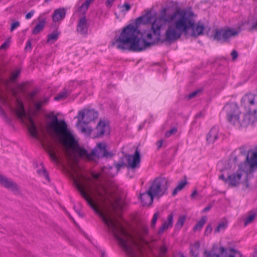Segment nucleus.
I'll list each match as a JSON object with an SVG mask.
<instances>
[{
  "label": "nucleus",
  "mask_w": 257,
  "mask_h": 257,
  "mask_svg": "<svg viewBox=\"0 0 257 257\" xmlns=\"http://www.w3.org/2000/svg\"><path fill=\"white\" fill-rule=\"evenodd\" d=\"M115 189L113 185L105 186L103 184L97 185L93 189V195L96 200L104 207L108 208L109 204L114 213L122 209L125 205V202L115 195Z\"/></svg>",
  "instance_id": "20e7f679"
},
{
  "label": "nucleus",
  "mask_w": 257,
  "mask_h": 257,
  "mask_svg": "<svg viewBox=\"0 0 257 257\" xmlns=\"http://www.w3.org/2000/svg\"><path fill=\"white\" fill-rule=\"evenodd\" d=\"M81 123H83L82 121H81V120L78 119L76 124V126H77L78 128L82 133L85 135H90L93 131V130L89 127H85V126L82 125Z\"/></svg>",
  "instance_id": "5701e85b"
},
{
  "label": "nucleus",
  "mask_w": 257,
  "mask_h": 257,
  "mask_svg": "<svg viewBox=\"0 0 257 257\" xmlns=\"http://www.w3.org/2000/svg\"><path fill=\"white\" fill-rule=\"evenodd\" d=\"M219 179L223 180L225 183L228 184V181H227V178H225L224 174H221L219 176Z\"/></svg>",
  "instance_id": "864d4df0"
},
{
  "label": "nucleus",
  "mask_w": 257,
  "mask_h": 257,
  "mask_svg": "<svg viewBox=\"0 0 257 257\" xmlns=\"http://www.w3.org/2000/svg\"><path fill=\"white\" fill-rule=\"evenodd\" d=\"M29 124L28 125V130L32 137L38 139V130L34 119L31 117L28 118Z\"/></svg>",
  "instance_id": "6ab92c4d"
},
{
  "label": "nucleus",
  "mask_w": 257,
  "mask_h": 257,
  "mask_svg": "<svg viewBox=\"0 0 257 257\" xmlns=\"http://www.w3.org/2000/svg\"><path fill=\"white\" fill-rule=\"evenodd\" d=\"M241 106L244 111L257 112V95L252 93L245 94L241 98Z\"/></svg>",
  "instance_id": "6e6552de"
},
{
  "label": "nucleus",
  "mask_w": 257,
  "mask_h": 257,
  "mask_svg": "<svg viewBox=\"0 0 257 257\" xmlns=\"http://www.w3.org/2000/svg\"><path fill=\"white\" fill-rule=\"evenodd\" d=\"M246 147L245 146H242L239 148L240 154L242 155H244L246 154Z\"/></svg>",
  "instance_id": "8fccbe9b"
},
{
  "label": "nucleus",
  "mask_w": 257,
  "mask_h": 257,
  "mask_svg": "<svg viewBox=\"0 0 257 257\" xmlns=\"http://www.w3.org/2000/svg\"><path fill=\"white\" fill-rule=\"evenodd\" d=\"M186 216L184 215H179L177 222L175 224V228L176 229L180 230L183 226L186 220Z\"/></svg>",
  "instance_id": "a878e982"
},
{
  "label": "nucleus",
  "mask_w": 257,
  "mask_h": 257,
  "mask_svg": "<svg viewBox=\"0 0 257 257\" xmlns=\"http://www.w3.org/2000/svg\"><path fill=\"white\" fill-rule=\"evenodd\" d=\"M159 216V213L158 212H156L153 216V218L151 221V226L152 228H154L155 226V224L156 223V221L157 220V219Z\"/></svg>",
  "instance_id": "ea45409f"
},
{
  "label": "nucleus",
  "mask_w": 257,
  "mask_h": 257,
  "mask_svg": "<svg viewBox=\"0 0 257 257\" xmlns=\"http://www.w3.org/2000/svg\"><path fill=\"white\" fill-rule=\"evenodd\" d=\"M118 7H120L121 9V12L122 13H125L126 12L128 11L131 9V8L130 5L127 3H125L121 6H118Z\"/></svg>",
  "instance_id": "c9c22d12"
},
{
  "label": "nucleus",
  "mask_w": 257,
  "mask_h": 257,
  "mask_svg": "<svg viewBox=\"0 0 257 257\" xmlns=\"http://www.w3.org/2000/svg\"><path fill=\"white\" fill-rule=\"evenodd\" d=\"M223 110L226 113L228 121L233 124L246 126L257 120V112L246 111L243 114V118L240 120L239 115L241 112L237 104L234 102L226 104Z\"/></svg>",
  "instance_id": "423d86ee"
},
{
  "label": "nucleus",
  "mask_w": 257,
  "mask_h": 257,
  "mask_svg": "<svg viewBox=\"0 0 257 257\" xmlns=\"http://www.w3.org/2000/svg\"><path fill=\"white\" fill-rule=\"evenodd\" d=\"M256 168H257V146L254 151L251 150L248 151L245 162L239 165L238 169L235 173L228 175L226 181H228V185L231 187L238 186L240 183L243 174L252 173Z\"/></svg>",
  "instance_id": "39448f33"
},
{
  "label": "nucleus",
  "mask_w": 257,
  "mask_h": 257,
  "mask_svg": "<svg viewBox=\"0 0 257 257\" xmlns=\"http://www.w3.org/2000/svg\"><path fill=\"white\" fill-rule=\"evenodd\" d=\"M255 214H251L245 218L244 225L246 226L248 224L251 223L255 218Z\"/></svg>",
  "instance_id": "4c0bfd02"
},
{
  "label": "nucleus",
  "mask_w": 257,
  "mask_h": 257,
  "mask_svg": "<svg viewBox=\"0 0 257 257\" xmlns=\"http://www.w3.org/2000/svg\"><path fill=\"white\" fill-rule=\"evenodd\" d=\"M45 24L46 21L45 19H42L41 20H39V23L36 25L33 31V34L36 35L38 34L41 31H42L45 26Z\"/></svg>",
  "instance_id": "b1692460"
},
{
  "label": "nucleus",
  "mask_w": 257,
  "mask_h": 257,
  "mask_svg": "<svg viewBox=\"0 0 257 257\" xmlns=\"http://www.w3.org/2000/svg\"><path fill=\"white\" fill-rule=\"evenodd\" d=\"M239 32L234 29H217L215 31L213 36V39L221 43L226 42L228 39L232 36H237Z\"/></svg>",
  "instance_id": "9d476101"
},
{
  "label": "nucleus",
  "mask_w": 257,
  "mask_h": 257,
  "mask_svg": "<svg viewBox=\"0 0 257 257\" xmlns=\"http://www.w3.org/2000/svg\"><path fill=\"white\" fill-rule=\"evenodd\" d=\"M77 31L81 35H86L87 34L88 26L87 24V20L85 16H83L79 20Z\"/></svg>",
  "instance_id": "f3484780"
},
{
  "label": "nucleus",
  "mask_w": 257,
  "mask_h": 257,
  "mask_svg": "<svg viewBox=\"0 0 257 257\" xmlns=\"http://www.w3.org/2000/svg\"><path fill=\"white\" fill-rule=\"evenodd\" d=\"M49 128L51 135L55 137L59 142L63 146L67 155L71 157V153L69 149L74 151L80 158L91 161L90 153L83 148L79 147L77 142L67 128V124L64 119L59 120L56 115L53 116L49 124Z\"/></svg>",
  "instance_id": "7ed1b4c3"
},
{
  "label": "nucleus",
  "mask_w": 257,
  "mask_h": 257,
  "mask_svg": "<svg viewBox=\"0 0 257 257\" xmlns=\"http://www.w3.org/2000/svg\"><path fill=\"white\" fill-rule=\"evenodd\" d=\"M219 128L217 126H214L210 130L207 135L206 141L208 144H213L218 139Z\"/></svg>",
  "instance_id": "dca6fc26"
},
{
  "label": "nucleus",
  "mask_w": 257,
  "mask_h": 257,
  "mask_svg": "<svg viewBox=\"0 0 257 257\" xmlns=\"http://www.w3.org/2000/svg\"><path fill=\"white\" fill-rule=\"evenodd\" d=\"M167 251V248L165 246H163L160 247V251L163 253L165 254Z\"/></svg>",
  "instance_id": "6e6d98bb"
},
{
  "label": "nucleus",
  "mask_w": 257,
  "mask_h": 257,
  "mask_svg": "<svg viewBox=\"0 0 257 257\" xmlns=\"http://www.w3.org/2000/svg\"><path fill=\"white\" fill-rule=\"evenodd\" d=\"M187 182L186 180H183L180 181L178 185L176 186V187L172 191V195L175 196L176 195L177 193L182 190L185 186L187 184Z\"/></svg>",
  "instance_id": "c85d7f7f"
},
{
  "label": "nucleus",
  "mask_w": 257,
  "mask_h": 257,
  "mask_svg": "<svg viewBox=\"0 0 257 257\" xmlns=\"http://www.w3.org/2000/svg\"><path fill=\"white\" fill-rule=\"evenodd\" d=\"M253 257H257V249L254 251L253 254Z\"/></svg>",
  "instance_id": "69168bd1"
},
{
  "label": "nucleus",
  "mask_w": 257,
  "mask_h": 257,
  "mask_svg": "<svg viewBox=\"0 0 257 257\" xmlns=\"http://www.w3.org/2000/svg\"><path fill=\"white\" fill-rule=\"evenodd\" d=\"M155 197H156L149 188L145 192L141 193L140 197L143 206L151 205Z\"/></svg>",
  "instance_id": "4468645a"
},
{
  "label": "nucleus",
  "mask_w": 257,
  "mask_h": 257,
  "mask_svg": "<svg viewBox=\"0 0 257 257\" xmlns=\"http://www.w3.org/2000/svg\"><path fill=\"white\" fill-rule=\"evenodd\" d=\"M107 145L105 143H100L90 152V156L92 157L91 161L96 162L97 160L102 158H108L112 156V154L107 151Z\"/></svg>",
  "instance_id": "1a4fd4ad"
},
{
  "label": "nucleus",
  "mask_w": 257,
  "mask_h": 257,
  "mask_svg": "<svg viewBox=\"0 0 257 257\" xmlns=\"http://www.w3.org/2000/svg\"><path fill=\"white\" fill-rule=\"evenodd\" d=\"M0 185L10 190L15 194H21L20 190L18 185L11 179L0 174Z\"/></svg>",
  "instance_id": "f8f14e48"
},
{
  "label": "nucleus",
  "mask_w": 257,
  "mask_h": 257,
  "mask_svg": "<svg viewBox=\"0 0 257 257\" xmlns=\"http://www.w3.org/2000/svg\"><path fill=\"white\" fill-rule=\"evenodd\" d=\"M140 240L143 241V239L141 237H140Z\"/></svg>",
  "instance_id": "774afa93"
},
{
  "label": "nucleus",
  "mask_w": 257,
  "mask_h": 257,
  "mask_svg": "<svg viewBox=\"0 0 257 257\" xmlns=\"http://www.w3.org/2000/svg\"><path fill=\"white\" fill-rule=\"evenodd\" d=\"M34 13H35L34 10L31 11L29 13H28L26 15V19H28V20L31 19L33 16Z\"/></svg>",
  "instance_id": "3c124183"
},
{
  "label": "nucleus",
  "mask_w": 257,
  "mask_h": 257,
  "mask_svg": "<svg viewBox=\"0 0 257 257\" xmlns=\"http://www.w3.org/2000/svg\"><path fill=\"white\" fill-rule=\"evenodd\" d=\"M206 217L203 216L201 219L194 226L193 230L194 231L200 230L206 221Z\"/></svg>",
  "instance_id": "c756f323"
},
{
  "label": "nucleus",
  "mask_w": 257,
  "mask_h": 257,
  "mask_svg": "<svg viewBox=\"0 0 257 257\" xmlns=\"http://www.w3.org/2000/svg\"><path fill=\"white\" fill-rule=\"evenodd\" d=\"M98 117V112L94 109H84L78 112L77 117L81 120L83 123L88 124Z\"/></svg>",
  "instance_id": "9b49d317"
},
{
  "label": "nucleus",
  "mask_w": 257,
  "mask_h": 257,
  "mask_svg": "<svg viewBox=\"0 0 257 257\" xmlns=\"http://www.w3.org/2000/svg\"><path fill=\"white\" fill-rule=\"evenodd\" d=\"M200 115H201V113H199V114H197L196 116L197 117H199Z\"/></svg>",
  "instance_id": "338daca9"
},
{
  "label": "nucleus",
  "mask_w": 257,
  "mask_h": 257,
  "mask_svg": "<svg viewBox=\"0 0 257 257\" xmlns=\"http://www.w3.org/2000/svg\"><path fill=\"white\" fill-rule=\"evenodd\" d=\"M163 143V141L162 140H160L156 143L158 149H160L162 147Z\"/></svg>",
  "instance_id": "603ef678"
},
{
  "label": "nucleus",
  "mask_w": 257,
  "mask_h": 257,
  "mask_svg": "<svg viewBox=\"0 0 257 257\" xmlns=\"http://www.w3.org/2000/svg\"><path fill=\"white\" fill-rule=\"evenodd\" d=\"M39 102H42V105L45 104L47 103L48 99L47 98H45L42 101H40Z\"/></svg>",
  "instance_id": "052dcab7"
},
{
  "label": "nucleus",
  "mask_w": 257,
  "mask_h": 257,
  "mask_svg": "<svg viewBox=\"0 0 257 257\" xmlns=\"http://www.w3.org/2000/svg\"><path fill=\"white\" fill-rule=\"evenodd\" d=\"M42 102L38 101L34 103V107L35 113H38L42 109Z\"/></svg>",
  "instance_id": "e433bc0d"
},
{
  "label": "nucleus",
  "mask_w": 257,
  "mask_h": 257,
  "mask_svg": "<svg viewBox=\"0 0 257 257\" xmlns=\"http://www.w3.org/2000/svg\"><path fill=\"white\" fill-rule=\"evenodd\" d=\"M25 84L22 83V84H19L17 88H18V90H19L21 93H25L26 92V89H25Z\"/></svg>",
  "instance_id": "37998d69"
},
{
  "label": "nucleus",
  "mask_w": 257,
  "mask_h": 257,
  "mask_svg": "<svg viewBox=\"0 0 257 257\" xmlns=\"http://www.w3.org/2000/svg\"><path fill=\"white\" fill-rule=\"evenodd\" d=\"M200 247V243L199 242H195L193 245L190 247V253L194 257H198L199 254V248Z\"/></svg>",
  "instance_id": "bb28decb"
},
{
  "label": "nucleus",
  "mask_w": 257,
  "mask_h": 257,
  "mask_svg": "<svg viewBox=\"0 0 257 257\" xmlns=\"http://www.w3.org/2000/svg\"><path fill=\"white\" fill-rule=\"evenodd\" d=\"M114 0H107L105 2V5L107 7H110Z\"/></svg>",
  "instance_id": "5fc2aeb1"
},
{
  "label": "nucleus",
  "mask_w": 257,
  "mask_h": 257,
  "mask_svg": "<svg viewBox=\"0 0 257 257\" xmlns=\"http://www.w3.org/2000/svg\"><path fill=\"white\" fill-rule=\"evenodd\" d=\"M173 222V214L172 213L170 214L167 217V221H165L162 226L160 227L158 233L159 234H162L164 230L167 229L170 227H172Z\"/></svg>",
  "instance_id": "4be33fe9"
},
{
  "label": "nucleus",
  "mask_w": 257,
  "mask_h": 257,
  "mask_svg": "<svg viewBox=\"0 0 257 257\" xmlns=\"http://www.w3.org/2000/svg\"><path fill=\"white\" fill-rule=\"evenodd\" d=\"M161 16L159 17V18ZM156 18L151 25V30L153 31V34L151 31H145L142 35L150 42H147L144 39H141L139 37V35L141 32L138 29V26L141 24H146L151 22L152 17L151 12H148L146 15L138 18L136 20L135 25L130 24L124 27L120 35L117 37H115L114 40L111 42V46L116 47L118 49L121 50H128L130 51L140 52L146 49L150 46L155 44V39L153 38V36L156 37L157 42H161L165 38V37L161 39V33L160 32L159 39L158 36L154 34V30L152 29V25L157 19ZM162 27L160 28L161 29ZM169 43L168 42H167Z\"/></svg>",
  "instance_id": "f03ea898"
},
{
  "label": "nucleus",
  "mask_w": 257,
  "mask_h": 257,
  "mask_svg": "<svg viewBox=\"0 0 257 257\" xmlns=\"http://www.w3.org/2000/svg\"><path fill=\"white\" fill-rule=\"evenodd\" d=\"M10 42L8 41H5L0 47V49L5 50L9 47Z\"/></svg>",
  "instance_id": "09e8293b"
},
{
  "label": "nucleus",
  "mask_w": 257,
  "mask_h": 257,
  "mask_svg": "<svg viewBox=\"0 0 257 257\" xmlns=\"http://www.w3.org/2000/svg\"><path fill=\"white\" fill-rule=\"evenodd\" d=\"M70 94V92L68 90H64L57 94L55 97L54 99L57 101L64 100Z\"/></svg>",
  "instance_id": "393cba45"
},
{
  "label": "nucleus",
  "mask_w": 257,
  "mask_h": 257,
  "mask_svg": "<svg viewBox=\"0 0 257 257\" xmlns=\"http://www.w3.org/2000/svg\"><path fill=\"white\" fill-rule=\"evenodd\" d=\"M59 34L60 33L58 32L57 31L53 32L51 34H49L48 36L47 42L53 44L58 39Z\"/></svg>",
  "instance_id": "cd10ccee"
},
{
  "label": "nucleus",
  "mask_w": 257,
  "mask_h": 257,
  "mask_svg": "<svg viewBox=\"0 0 257 257\" xmlns=\"http://www.w3.org/2000/svg\"><path fill=\"white\" fill-rule=\"evenodd\" d=\"M233 162L235 163L238 162L237 157L236 156H234L233 159Z\"/></svg>",
  "instance_id": "0e129e2a"
},
{
  "label": "nucleus",
  "mask_w": 257,
  "mask_h": 257,
  "mask_svg": "<svg viewBox=\"0 0 257 257\" xmlns=\"http://www.w3.org/2000/svg\"><path fill=\"white\" fill-rule=\"evenodd\" d=\"M221 251V257H240V253L233 248L226 249L223 247H220L219 249Z\"/></svg>",
  "instance_id": "a211bd4d"
},
{
  "label": "nucleus",
  "mask_w": 257,
  "mask_h": 257,
  "mask_svg": "<svg viewBox=\"0 0 257 257\" xmlns=\"http://www.w3.org/2000/svg\"><path fill=\"white\" fill-rule=\"evenodd\" d=\"M76 211L77 213V214L79 215V216H80L81 217H83V214L82 213H81L80 211H79L78 210H76Z\"/></svg>",
  "instance_id": "e2e57ef3"
},
{
  "label": "nucleus",
  "mask_w": 257,
  "mask_h": 257,
  "mask_svg": "<svg viewBox=\"0 0 257 257\" xmlns=\"http://www.w3.org/2000/svg\"><path fill=\"white\" fill-rule=\"evenodd\" d=\"M143 232H144V234H146L148 233V228L147 227H144L143 228Z\"/></svg>",
  "instance_id": "680f3d73"
},
{
  "label": "nucleus",
  "mask_w": 257,
  "mask_h": 257,
  "mask_svg": "<svg viewBox=\"0 0 257 257\" xmlns=\"http://www.w3.org/2000/svg\"><path fill=\"white\" fill-rule=\"evenodd\" d=\"M167 11L166 8H163L160 12L161 17L157 19L152 25L154 34L157 35L159 39L160 28L166 23L172 22L166 31L165 38L163 42L172 44L179 39L183 34L187 35L190 30H192L191 36L192 37H196L203 34L204 25L195 24V15L192 12L177 10L170 15L167 13Z\"/></svg>",
  "instance_id": "f257e3e1"
},
{
  "label": "nucleus",
  "mask_w": 257,
  "mask_h": 257,
  "mask_svg": "<svg viewBox=\"0 0 257 257\" xmlns=\"http://www.w3.org/2000/svg\"><path fill=\"white\" fill-rule=\"evenodd\" d=\"M170 181L168 178L160 176L151 183L149 189L157 198L167 194Z\"/></svg>",
  "instance_id": "0eeeda50"
},
{
  "label": "nucleus",
  "mask_w": 257,
  "mask_h": 257,
  "mask_svg": "<svg viewBox=\"0 0 257 257\" xmlns=\"http://www.w3.org/2000/svg\"><path fill=\"white\" fill-rule=\"evenodd\" d=\"M177 132V128L176 127H173L169 131H167L165 133V137L166 138H169L171 136L175 135Z\"/></svg>",
  "instance_id": "72a5a7b5"
},
{
  "label": "nucleus",
  "mask_w": 257,
  "mask_h": 257,
  "mask_svg": "<svg viewBox=\"0 0 257 257\" xmlns=\"http://www.w3.org/2000/svg\"><path fill=\"white\" fill-rule=\"evenodd\" d=\"M231 55L232 56V59L233 61L235 60L238 57V53L236 50H233L231 53Z\"/></svg>",
  "instance_id": "de8ad7c7"
},
{
  "label": "nucleus",
  "mask_w": 257,
  "mask_h": 257,
  "mask_svg": "<svg viewBox=\"0 0 257 257\" xmlns=\"http://www.w3.org/2000/svg\"><path fill=\"white\" fill-rule=\"evenodd\" d=\"M212 227L210 224L208 225L206 228L205 231L204 232L205 235H208L212 232Z\"/></svg>",
  "instance_id": "c03bdc74"
},
{
  "label": "nucleus",
  "mask_w": 257,
  "mask_h": 257,
  "mask_svg": "<svg viewBox=\"0 0 257 257\" xmlns=\"http://www.w3.org/2000/svg\"><path fill=\"white\" fill-rule=\"evenodd\" d=\"M219 254H215L212 252L209 251L207 252L206 250L204 251V253L206 254V257H221V251L219 250Z\"/></svg>",
  "instance_id": "a19ab883"
},
{
  "label": "nucleus",
  "mask_w": 257,
  "mask_h": 257,
  "mask_svg": "<svg viewBox=\"0 0 257 257\" xmlns=\"http://www.w3.org/2000/svg\"><path fill=\"white\" fill-rule=\"evenodd\" d=\"M211 208V205H208V206H206V207H205L203 209L202 212H207V211H209L210 209Z\"/></svg>",
  "instance_id": "13d9d810"
},
{
  "label": "nucleus",
  "mask_w": 257,
  "mask_h": 257,
  "mask_svg": "<svg viewBox=\"0 0 257 257\" xmlns=\"http://www.w3.org/2000/svg\"><path fill=\"white\" fill-rule=\"evenodd\" d=\"M45 151L48 154L50 158L56 163L59 164V161L56 156L55 149L52 144H49L44 147Z\"/></svg>",
  "instance_id": "aec40b11"
},
{
  "label": "nucleus",
  "mask_w": 257,
  "mask_h": 257,
  "mask_svg": "<svg viewBox=\"0 0 257 257\" xmlns=\"http://www.w3.org/2000/svg\"><path fill=\"white\" fill-rule=\"evenodd\" d=\"M36 93L37 92L36 91H33L32 92L29 93L28 94V98L32 101H34V97L36 94Z\"/></svg>",
  "instance_id": "a18cd8bd"
},
{
  "label": "nucleus",
  "mask_w": 257,
  "mask_h": 257,
  "mask_svg": "<svg viewBox=\"0 0 257 257\" xmlns=\"http://www.w3.org/2000/svg\"><path fill=\"white\" fill-rule=\"evenodd\" d=\"M227 223L225 222H222L218 224L217 228H216V229L215 230L214 232H219L221 230H224L227 226Z\"/></svg>",
  "instance_id": "473e14b6"
},
{
  "label": "nucleus",
  "mask_w": 257,
  "mask_h": 257,
  "mask_svg": "<svg viewBox=\"0 0 257 257\" xmlns=\"http://www.w3.org/2000/svg\"><path fill=\"white\" fill-rule=\"evenodd\" d=\"M197 191L196 190H195L192 193V194H191V198H194L195 196L196 195H197Z\"/></svg>",
  "instance_id": "bf43d9fd"
},
{
  "label": "nucleus",
  "mask_w": 257,
  "mask_h": 257,
  "mask_svg": "<svg viewBox=\"0 0 257 257\" xmlns=\"http://www.w3.org/2000/svg\"><path fill=\"white\" fill-rule=\"evenodd\" d=\"M201 92H202V89H199L196 90H195L189 94L188 98L191 99V98L196 96L197 95L200 94Z\"/></svg>",
  "instance_id": "58836bf2"
},
{
  "label": "nucleus",
  "mask_w": 257,
  "mask_h": 257,
  "mask_svg": "<svg viewBox=\"0 0 257 257\" xmlns=\"http://www.w3.org/2000/svg\"><path fill=\"white\" fill-rule=\"evenodd\" d=\"M21 70L20 69H16L15 71L12 72L10 77V81L14 82L20 76L21 74Z\"/></svg>",
  "instance_id": "7c9ffc66"
},
{
  "label": "nucleus",
  "mask_w": 257,
  "mask_h": 257,
  "mask_svg": "<svg viewBox=\"0 0 257 257\" xmlns=\"http://www.w3.org/2000/svg\"><path fill=\"white\" fill-rule=\"evenodd\" d=\"M91 3V1H89V0H86L85 2V3L82 4L81 7H80V11L83 12V13H85V12L88 10V8Z\"/></svg>",
  "instance_id": "2f4dec72"
},
{
  "label": "nucleus",
  "mask_w": 257,
  "mask_h": 257,
  "mask_svg": "<svg viewBox=\"0 0 257 257\" xmlns=\"http://www.w3.org/2000/svg\"><path fill=\"white\" fill-rule=\"evenodd\" d=\"M127 160V167L131 169H135L140 166V154L138 149H136L134 154L127 155L125 156Z\"/></svg>",
  "instance_id": "ddd939ff"
},
{
  "label": "nucleus",
  "mask_w": 257,
  "mask_h": 257,
  "mask_svg": "<svg viewBox=\"0 0 257 257\" xmlns=\"http://www.w3.org/2000/svg\"><path fill=\"white\" fill-rule=\"evenodd\" d=\"M115 167L117 169V171H118L121 168L126 166L125 164L121 162L120 163H116L114 164Z\"/></svg>",
  "instance_id": "49530a36"
},
{
  "label": "nucleus",
  "mask_w": 257,
  "mask_h": 257,
  "mask_svg": "<svg viewBox=\"0 0 257 257\" xmlns=\"http://www.w3.org/2000/svg\"><path fill=\"white\" fill-rule=\"evenodd\" d=\"M66 13V10L64 8H59L54 11L52 19L54 22H58L64 19Z\"/></svg>",
  "instance_id": "412c9836"
},
{
  "label": "nucleus",
  "mask_w": 257,
  "mask_h": 257,
  "mask_svg": "<svg viewBox=\"0 0 257 257\" xmlns=\"http://www.w3.org/2000/svg\"><path fill=\"white\" fill-rule=\"evenodd\" d=\"M20 23L19 21H15L11 24L10 32H13L15 29L19 27Z\"/></svg>",
  "instance_id": "79ce46f5"
},
{
  "label": "nucleus",
  "mask_w": 257,
  "mask_h": 257,
  "mask_svg": "<svg viewBox=\"0 0 257 257\" xmlns=\"http://www.w3.org/2000/svg\"><path fill=\"white\" fill-rule=\"evenodd\" d=\"M31 48H32L31 42L30 40H28L27 42V45L26 46L25 49H31Z\"/></svg>",
  "instance_id": "4d7b16f0"
},
{
  "label": "nucleus",
  "mask_w": 257,
  "mask_h": 257,
  "mask_svg": "<svg viewBox=\"0 0 257 257\" xmlns=\"http://www.w3.org/2000/svg\"><path fill=\"white\" fill-rule=\"evenodd\" d=\"M37 172L40 175H43L48 181H50L48 174L46 170L43 167H42L41 169L38 170Z\"/></svg>",
  "instance_id": "f704fd0d"
},
{
  "label": "nucleus",
  "mask_w": 257,
  "mask_h": 257,
  "mask_svg": "<svg viewBox=\"0 0 257 257\" xmlns=\"http://www.w3.org/2000/svg\"><path fill=\"white\" fill-rule=\"evenodd\" d=\"M109 126L105 121L100 120L96 125L94 132V137L99 138L103 136L104 134L108 131Z\"/></svg>",
  "instance_id": "2eb2a0df"
}]
</instances>
